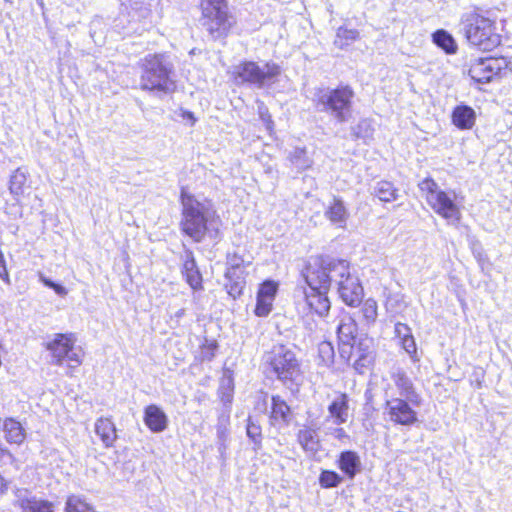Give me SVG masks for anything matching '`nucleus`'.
I'll return each instance as SVG.
<instances>
[{"label":"nucleus","mask_w":512,"mask_h":512,"mask_svg":"<svg viewBox=\"0 0 512 512\" xmlns=\"http://www.w3.org/2000/svg\"><path fill=\"white\" fill-rule=\"evenodd\" d=\"M182 218L181 231L195 242H201L207 233L215 235L216 212L209 201H199L185 192L181 194Z\"/></svg>","instance_id":"nucleus-1"},{"label":"nucleus","mask_w":512,"mask_h":512,"mask_svg":"<svg viewBox=\"0 0 512 512\" xmlns=\"http://www.w3.org/2000/svg\"><path fill=\"white\" fill-rule=\"evenodd\" d=\"M354 91L348 86L320 88L313 96V103L319 112L331 116L338 123H346L352 118Z\"/></svg>","instance_id":"nucleus-2"},{"label":"nucleus","mask_w":512,"mask_h":512,"mask_svg":"<svg viewBox=\"0 0 512 512\" xmlns=\"http://www.w3.org/2000/svg\"><path fill=\"white\" fill-rule=\"evenodd\" d=\"M173 64L165 54H148L143 59L140 85L143 90L171 93L176 84L172 78Z\"/></svg>","instance_id":"nucleus-3"},{"label":"nucleus","mask_w":512,"mask_h":512,"mask_svg":"<svg viewBox=\"0 0 512 512\" xmlns=\"http://www.w3.org/2000/svg\"><path fill=\"white\" fill-rule=\"evenodd\" d=\"M462 25L468 42L482 51H492L501 43L495 20L476 11L462 16Z\"/></svg>","instance_id":"nucleus-4"},{"label":"nucleus","mask_w":512,"mask_h":512,"mask_svg":"<svg viewBox=\"0 0 512 512\" xmlns=\"http://www.w3.org/2000/svg\"><path fill=\"white\" fill-rule=\"evenodd\" d=\"M264 359L268 372L285 386L291 388L298 383L301 376L300 363L292 349L282 344L274 345Z\"/></svg>","instance_id":"nucleus-5"},{"label":"nucleus","mask_w":512,"mask_h":512,"mask_svg":"<svg viewBox=\"0 0 512 512\" xmlns=\"http://www.w3.org/2000/svg\"><path fill=\"white\" fill-rule=\"evenodd\" d=\"M344 272L342 259L320 256L307 264L303 276L310 289L329 290L335 278L342 276Z\"/></svg>","instance_id":"nucleus-6"},{"label":"nucleus","mask_w":512,"mask_h":512,"mask_svg":"<svg viewBox=\"0 0 512 512\" xmlns=\"http://www.w3.org/2000/svg\"><path fill=\"white\" fill-rule=\"evenodd\" d=\"M419 188L426 193V201L433 211L448 221L456 224L461 219V211L455 203L454 191L446 192L431 178H426L419 183Z\"/></svg>","instance_id":"nucleus-7"},{"label":"nucleus","mask_w":512,"mask_h":512,"mask_svg":"<svg viewBox=\"0 0 512 512\" xmlns=\"http://www.w3.org/2000/svg\"><path fill=\"white\" fill-rule=\"evenodd\" d=\"M201 24L213 39H219L228 34L235 23L229 13L226 0H201Z\"/></svg>","instance_id":"nucleus-8"},{"label":"nucleus","mask_w":512,"mask_h":512,"mask_svg":"<svg viewBox=\"0 0 512 512\" xmlns=\"http://www.w3.org/2000/svg\"><path fill=\"white\" fill-rule=\"evenodd\" d=\"M280 73V66L272 62H267L263 67H260L256 62L246 61L240 63L235 68L237 79H240L243 83L254 85L257 88L274 83Z\"/></svg>","instance_id":"nucleus-9"},{"label":"nucleus","mask_w":512,"mask_h":512,"mask_svg":"<svg viewBox=\"0 0 512 512\" xmlns=\"http://www.w3.org/2000/svg\"><path fill=\"white\" fill-rule=\"evenodd\" d=\"M76 338L72 333H57L53 339L46 343V349L50 352L52 365L61 366L64 361L69 367L74 368L81 364L82 360L74 349Z\"/></svg>","instance_id":"nucleus-10"},{"label":"nucleus","mask_w":512,"mask_h":512,"mask_svg":"<svg viewBox=\"0 0 512 512\" xmlns=\"http://www.w3.org/2000/svg\"><path fill=\"white\" fill-rule=\"evenodd\" d=\"M345 272L342 276L336 277L334 284L337 287L339 297L349 306H357L363 298V287L357 276L350 272L349 262L343 260Z\"/></svg>","instance_id":"nucleus-11"},{"label":"nucleus","mask_w":512,"mask_h":512,"mask_svg":"<svg viewBox=\"0 0 512 512\" xmlns=\"http://www.w3.org/2000/svg\"><path fill=\"white\" fill-rule=\"evenodd\" d=\"M411 405L410 401L405 398L393 397L386 390L385 408L389 419L395 424L411 426L417 422V413Z\"/></svg>","instance_id":"nucleus-12"},{"label":"nucleus","mask_w":512,"mask_h":512,"mask_svg":"<svg viewBox=\"0 0 512 512\" xmlns=\"http://www.w3.org/2000/svg\"><path fill=\"white\" fill-rule=\"evenodd\" d=\"M506 68L507 61L503 57L480 58L470 66L469 75L477 83H488Z\"/></svg>","instance_id":"nucleus-13"},{"label":"nucleus","mask_w":512,"mask_h":512,"mask_svg":"<svg viewBox=\"0 0 512 512\" xmlns=\"http://www.w3.org/2000/svg\"><path fill=\"white\" fill-rule=\"evenodd\" d=\"M391 378L399 391V398H405L413 405H419L421 398L416 392L411 379L401 368H396L391 372Z\"/></svg>","instance_id":"nucleus-14"},{"label":"nucleus","mask_w":512,"mask_h":512,"mask_svg":"<svg viewBox=\"0 0 512 512\" xmlns=\"http://www.w3.org/2000/svg\"><path fill=\"white\" fill-rule=\"evenodd\" d=\"M327 292L328 290L310 288L304 292L307 306L319 317H326L331 308Z\"/></svg>","instance_id":"nucleus-15"},{"label":"nucleus","mask_w":512,"mask_h":512,"mask_svg":"<svg viewBox=\"0 0 512 512\" xmlns=\"http://www.w3.org/2000/svg\"><path fill=\"white\" fill-rule=\"evenodd\" d=\"M372 362V339L360 338L355 342V359L352 365L358 373L363 374Z\"/></svg>","instance_id":"nucleus-16"},{"label":"nucleus","mask_w":512,"mask_h":512,"mask_svg":"<svg viewBox=\"0 0 512 512\" xmlns=\"http://www.w3.org/2000/svg\"><path fill=\"white\" fill-rule=\"evenodd\" d=\"M329 417L337 426L344 424L349 418V397L346 393H337L328 405Z\"/></svg>","instance_id":"nucleus-17"},{"label":"nucleus","mask_w":512,"mask_h":512,"mask_svg":"<svg viewBox=\"0 0 512 512\" xmlns=\"http://www.w3.org/2000/svg\"><path fill=\"white\" fill-rule=\"evenodd\" d=\"M182 259V274L185 276L187 283L194 290L202 288V276L197 267L193 252L190 249H185Z\"/></svg>","instance_id":"nucleus-18"},{"label":"nucleus","mask_w":512,"mask_h":512,"mask_svg":"<svg viewBox=\"0 0 512 512\" xmlns=\"http://www.w3.org/2000/svg\"><path fill=\"white\" fill-rule=\"evenodd\" d=\"M297 442L309 457H315L322 448L317 431L309 427L298 431Z\"/></svg>","instance_id":"nucleus-19"},{"label":"nucleus","mask_w":512,"mask_h":512,"mask_svg":"<svg viewBox=\"0 0 512 512\" xmlns=\"http://www.w3.org/2000/svg\"><path fill=\"white\" fill-rule=\"evenodd\" d=\"M144 422L152 432L159 433L167 428L168 418L160 407L151 404L145 408Z\"/></svg>","instance_id":"nucleus-20"},{"label":"nucleus","mask_w":512,"mask_h":512,"mask_svg":"<svg viewBox=\"0 0 512 512\" xmlns=\"http://www.w3.org/2000/svg\"><path fill=\"white\" fill-rule=\"evenodd\" d=\"M245 276V270H226L225 288L232 298L236 299L242 294L246 285Z\"/></svg>","instance_id":"nucleus-21"},{"label":"nucleus","mask_w":512,"mask_h":512,"mask_svg":"<svg viewBox=\"0 0 512 512\" xmlns=\"http://www.w3.org/2000/svg\"><path fill=\"white\" fill-rule=\"evenodd\" d=\"M358 326L355 319L348 313H343L339 317L337 325L338 341L347 343V341H356Z\"/></svg>","instance_id":"nucleus-22"},{"label":"nucleus","mask_w":512,"mask_h":512,"mask_svg":"<svg viewBox=\"0 0 512 512\" xmlns=\"http://www.w3.org/2000/svg\"><path fill=\"white\" fill-rule=\"evenodd\" d=\"M286 160L296 172H303L313 166V159L309 156L305 147H295L288 152Z\"/></svg>","instance_id":"nucleus-23"},{"label":"nucleus","mask_w":512,"mask_h":512,"mask_svg":"<svg viewBox=\"0 0 512 512\" xmlns=\"http://www.w3.org/2000/svg\"><path fill=\"white\" fill-rule=\"evenodd\" d=\"M338 467L349 479H353L361 468L359 455L351 450L341 452L338 458Z\"/></svg>","instance_id":"nucleus-24"},{"label":"nucleus","mask_w":512,"mask_h":512,"mask_svg":"<svg viewBox=\"0 0 512 512\" xmlns=\"http://www.w3.org/2000/svg\"><path fill=\"white\" fill-rule=\"evenodd\" d=\"M476 120L475 111L467 105L456 106L452 112V123L461 130L471 129Z\"/></svg>","instance_id":"nucleus-25"},{"label":"nucleus","mask_w":512,"mask_h":512,"mask_svg":"<svg viewBox=\"0 0 512 512\" xmlns=\"http://www.w3.org/2000/svg\"><path fill=\"white\" fill-rule=\"evenodd\" d=\"M325 216L333 224L338 227H344L348 218V211L344 205V202L337 197H334L332 202L325 210Z\"/></svg>","instance_id":"nucleus-26"},{"label":"nucleus","mask_w":512,"mask_h":512,"mask_svg":"<svg viewBox=\"0 0 512 512\" xmlns=\"http://www.w3.org/2000/svg\"><path fill=\"white\" fill-rule=\"evenodd\" d=\"M95 433L106 448L112 447L117 438L115 425L108 418H100L96 421Z\"/></svg>","instance_id":"nucleus-27"},{"label":"nucleus","mask_w":512,"mask_h":512,"mask_svg":"<svg viewBox=\"0 0 512 512\" xmlns=\"http://www.w3.org/2000/svg\"><path fill=\"white\" fill-rule=\"evenodd\" d=\"M19 506L23 512H54L52 502L37 498L36 496L21 498Z\"/></svg>","instance_id":"nucleus-28"},{"label":"nucleus","mask_w":512,"mask_h":512,"mask_svg":"<svg viewBox=\"0 0 512 512\" xmlns=\"http://www.w3.org/2000/svg\"><path fill=\"white\" fill-rule=\"evenodd\" d=\"M27 173L21 168L16 169L9 180V191L16 201L29 189Z\"/></svg>","instance_id":"nucleus-29"},{"label":"nucleus","mask_w":512,"mask_h":512,"mask_svg":"<svg viewBox=\"0 0 512 512\" xmlns=\"http://www.w3.org/2000/svg\"><path fill=\"white\" fill-rule=\"evenodd\" d=\"M5 438L9 443L21 444L26 438V433L21 423L9 418L4 421Z\"/></svg>","instance_id":"nucleus-30"},{"label":"nucleus","mask_w":512,"mask_h":512,"mask_svg":"<svg viewBox=\"0 0 512 512\" xmlns=\"http://www.w3.org/2000/svg\"><path fill=\"white\" fill-rule=\"evenodd\" d=\"M434 44L447 54L456 53L458 46L453 36L444 29H439L432 34Z\"/></svg>","instance_id":"nucleus-31"},{"label":"nucleus","mask_w":512,"mask_h":512,"mask_svg":"<svg viewBox=\"0 0 512 512\" xmlns=\"http://www.w3.org/2000/svg\"><path fill=\"white\" fill-rule=\"evenodd\" d=\"M372 194L380 201L392 202L398 199V190L389 181H379L373 186Z\"/></svg>","instance_id":"nucleus-32"},{"label":"nucleus","mask_w":512,"mask_h":512,"mask_svg":"<svg viewBox=\"0 0 512 512\" xmlns=\"http://www.w3.org/2000/svg\"><path fill=\"white\" fill-rule=\"evenodd\" d=\"M290 412V407L280 396L277 395L272 397V420L277 422L288 423Z\"/></svg>","instance_id":"nucleus-33"},{"label":"nucleus","mask_w":512,"mask_h":512,"mask_svg":"<svg viewBox=\"0 0 512 512\" xmlns=\"http://www.w3.org/2000/svg\"><path fill=\"white\" fill-rule=\"evenodd\" d=\"M234 380L230 373L225 372L220 381L218 395L225 406H229L233 400Z\"/></svg>","instance_id":"nucleus-34"},{"label":"nucleus","mask_w":512,"mask_h":512,"mask_svg":"<svg viewBox=\"0 0 512 512\" xmlns=\"http://www.w3.org/2000/svg\"><path fill=\"white\" fill-rule=\"evenodd\" d=\"M65 512H95V510L86 502L84 497L70 495L65 503Z\"/></svg>","instance_id":"nucleus-35"},{"label":"nucleus","mask_w":512,"mask_h":512,"mask_svg":"<svg viewBox=\"0 0 512 512\" xmlns=\"http://www.w3.org/2000/svg\"><path fill=\"white\" fill-rule=\"evenodd\" d=\"M359 36V33L356 29H347L344 27H340L337 30L336 38L334 40V44L340 48L344 49L349 46L352 42H354Z\"/></svg>","instance_id":"nucleus-36"},{"label":"nucleus","mask_w":512,"mask_h":512,"mask_svg":"<svg viewBox=\"0 0 512 512\" xmlns=\"http://www.w3.org/2000/svg\"><path fill=\"white\" fill-rule=\"evenodd\" d=\"M352 135L356 139L368 140L372 138L374 128L372 122L369 119H361L355 126L351 127Z\"/></svg>","instance_id":"nucleus-37"},{"label":"nucleus","mask_w":512,"mask_h":512,"mask_svg":"<svg viewBox=\"0 0 512 512\" xmlns=\"http://www.w3.org/2000/svg\"><path fill=\"white\" fill-rule=\"evenodd\" d=\"M246 433L254 443V449L258 450L262 443V429L261 426L256 421H254L252 417H249L247 420Z\"/></svg>","instance_id":"nucleus-38"},{"label":"nucleus","mask_w":512,"mask_h":512,"mask_svg":"<svg viewBox=\"0 0 512 512\" xmlns=\"http://www.w3.org/2000/svg\"><path fill=\"white\" fill-rule=\"evenodd\" d=\"M343 478L335 471L323 470L319 476V484L322 488H335L341 482Z\"/></svg>","instance_id":"nucleus-39"},{"label":"nucleus","mask_w":512,"mask_h":512,"mask_svg":"<svg viewBox=\"0 0 512 512\" xmlns=\"http://www.w3.org/2000/svg\"><path fill=\"white\" fill-rule=\"evenodd\" d=\"M318 356L323 365H331L335 356L333 345L327 341L321 342L318 345Z\"/></svg>","instance_id":"nucleus-40"},{"label":"nucleus","mask_w":512,"mask_h":512,"mask_svg":"<svg viewBox=\"0 0 512 512\" xmlns=\"http://www.w3.org/2000/svg\"><path fill=\"white\" fill-rule=\"evenodd\" d=\"M377 308V302L374 299L369 298L363 303L361 313L367 324H372L376 321L378 316Z\"/></svg>","instance_id":"nucleus-41"},{"label":"nucleus","mask_w":512,"mask_h":512,"mask_svg":"<svg viewBox=\"0 0 512 512\" xmlns=\"http://www.w3.org/2000/svg\"><path fill=\"white\" fill-rule=\"evenodd\" d=\"M218 349V344L216 341H208L205 340L200 347V359L201 361H211L215 357V353Z\"/></svg>","instance_id":"nucleus-42"},{"label":"nucleus","mask_w":512,"mask_h":512,"mask_svg":"<svg viewBox=\"0 0 512 512\" xmlns=\"http://www.w3.org/2000/svg\"><path fill=\"white\" fill-rule=\"evenodd\" d=\"M339 354L348 363L355 359V341H347V343L339 341Z\"/></svg>","instance_id":"nucleus-43"},{"label":"nucleus","mask_w":512,"mask_h":512,"mask_svg":"<svg viewBox=\"0 0 512 512\" xmlns=\"http://www.w3.org/2000/svg\"><path fill=\"white\" fill-rule=\"evenodd\" d=\"M272 303L273 300H268L257 295L255 314L259 317H266L272 310Z\"/></svg>","instance_id":"nucleus-44"},{"label":"nucleus","mask_w":512,"mask_h":512,"mask_svg":"<svg viewBox=\"0 0 512 512\" xmlns=\"http://www.w3.org/2000/svg\"><path fill=\"white\" fill-rule=\"evenodd\" d=\"M276 292L277 284L268 280L261 285L257 295L268 300H274Z\"/></svg>","instance_id":"nucleus-45"},{"label":"nucleus","mask_w":512,"mask_h":512,"mask_svg":"<svg viewBox=\"0 0 512 512\" xmlns=\"http://www.w3.org/2000/svg\"><path fill=\"white\" fill-rule=\"evenodd\" d=\"M226 270H245L244 260L236 253L227 255Z\"/></svg>","instance_id":"nucleus-46"},{"label":"nucleus","mask_w":512,"mask_h":512,"mask_svg":"<svg viewBox=\"0 0 512 512\" xmlns=\"http://www.w3.org/2000/svg\"><path fill=\"white\" fill-rule=\"evenodd\" d=\"M326 435L337 439L341 443H347L350 440V436L346 433V431L341 427H329L326 430Z\"/></svg>","instance_id":"nucleus-47"},{"label":"nucleus","mask_w":512,"mask_h":512,"mask_svg":"<svg viewBox=\"0 0 512 512\" xmlns=\"http://www.w3.org/2000/svg\"><path fill=\"white\" fill-rule=\"evenodd\" d=\"M403 349L410 355L416 354L417 348L413 335L400 340Z\"/></svg>","instance_id":"nucleus-48"},{"label":"nucleus","mask_w":512,"mask_h":512,"mask_svg":"<svg viewBox=\"0 0 512 512\" xmlns=\"http://www.w3.org/2000/svg\"><path fill=\"white\" fill-rule=\"evenodd\" d=\"M395 334L400 340L412 336L410 327L401 322L395 324Z\"/></svg>","instance_id":"nucleus-49"},{"label":"nucleus","mask_w":512,"mask_h":512,"mask_svg":"<svg viewBox=\"0 0 512 512\" xmlns=\"http://www.w3.org/2000/svg\"><path fill=\"white\" fill-rule=\"evenodd\" d=\"M229 422V414H222L219 417L217 425V434L220 439H224L226 433V426Z\"/></svg>","instance_id":"nucleus-50"},{"label":"nucleus","mask_w":512,"mask_h":512,"mask_svg":"<svg viewBox=\"0 0 512 512\" xmlns=\"http://www.w3.org/2000/svg\"><path fill=\"white\" fill-rule=\"evenodd\" d=\"M53 290H54V291H55V293H56L57 295H59V296H65V295H67V293H68L67 289H66L63 285L58 284V283H56V284L54 285Z\"/></svg>","instance_id":"nucleus-51"},{"label":"nucleus","mask_w":512,"mask_h":512,"mask_svg":"<svg viewBox=\"0 0 512 512\" xmlns=\"http://www.w3.org/2000/svg\"><path fill=\"white\" fill-rule=\"evenodd\" d=\"M474 254L479 262V264L483 267L484 262L487 260V256L482 253V251L474 250Z\"/></svg>","instance_id":"nucleus-52"},{"label":"nucleus","mask_w":512,"mask_h":512,"mask_svg":"<svg viewBox=\"0 0 512 512\" xmlns=\"http://www.w3.org/2000/svg\"><path fill=\"white\" fill-rule=\"evenodd\" d=\"M182 117H183L184 120L190 121L191 125H194V123L196 121V118L194 117V114L192 112H189V111L183 112Z\"/></svg>","instance_id":"nucleus-53"},{"label":"nucleus","mask_w":512,"mask_h":512,"mask_svg":"<svg viewBox=\"0 0 512 512\" xmlns=\"http://www.w3.org/2000/svg\"><path fill=\"white\" fill-rule=\"evenodd\" d=\"M41 282L48 288L53 289L54 285L56 284L54 281H52L49 278L44 277L43 275L40 276Z\"/></svg>","instance_id":"nucleus-54"},{"label":"nucleus","mask_w":512,"mask_h":512,"mask_svg":"<svg viewBox=\"0 0 512 512\" xmlns=\"http://www.w3.org/2000/svg\"><path fill=\"white\" fill-rule=\"evenodd\" d=\"M6 489V483L4 478L0 475V493Z\"/></svg>","instance_id":"nucleus-55"},{"label":"nucleus","mask_w":512,"mask_h":512,"mask_svg":"<svg viewBox=\"0 0 512 512\" xmlns=\"http://www.w3.org/2000/svg\"><path fill=\"white\" fill-rule=\"evenodd\" d=\"M183 314H184V309H180L179 311L176 312L177 317H181Z\"/></svg>","instance_id":"nucleus-56"}]
</instances>
